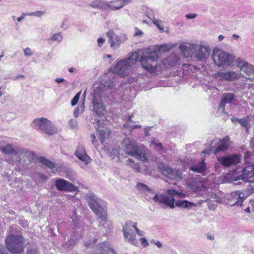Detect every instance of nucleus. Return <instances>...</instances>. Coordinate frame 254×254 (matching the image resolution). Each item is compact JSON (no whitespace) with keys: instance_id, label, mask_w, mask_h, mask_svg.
Listing matches in <instances>:
<instances>
[{"instance_id":"2f4dec72","label":"nucleus","mask_w":254,"mask_h":254,"mask_svg":"<svg viewBox=\"0 0 254 254\" xmlns=\"http://www.w3.org/2000/svg\"><path fill=\"white\" fill-rule=\"evenodd\" d=\"M106 2L103 0H94L91 2L90 5L93 8H98L103 10L104 8H106L105 6Z\"/></svg>"},{"instance_id":"58836bf2","label":"nucleus","mask_w":254,"mask_h":254,"mask_svg":"<svg viewBox=\"0 0 254 254\" xmlns=\"http://www.w3.org/2000/svg\"><path fill=\"white\" fill-rule=\"evenodd\" d=\"M98 131L99 135V138L101 143H103L106 137V132L104 129H99Z\"/></svg>"},{"instance_id":"69168bd1","label":"nucleus","mask_w":254,"mask_h":254,"mask_svg":"<svg viewBox=\"0 0 254 254\" xmlns=\"http://www.w3.org/2000/svg\"><path fill=\"white\" fill-rule=\"evenodd\" d=\"M155 244L158 248H161L162 247V244L160 241H157L155 243Z\"/></svg>"},{"instance_id":"6e6d98bb","label":"nucleus","mask_w":254,"mask_h":254,"mask_svg":"<svg viewBox=\"0 0 254 254\" xmlns=\"http://www.w3.org/2000/svg\"><path fill=\"white\" fill-rule=\"evenodd\" d=\"M55 81L57 83H61L63 82H64L65 84H67V82L64 80V79L62 78H57L55 79Z\"/></svg>"},{"instance_id":"a878e982","label":"nucleus","mask_w":254,"mask_h":254,"mask_svg":"<svg viewBox=\"0 0 254 254\" xmlns=\"http://www.w3.org/2000/svg\"><path fill=\"white\" fill-rule=\"evenodd\" d=\"M75 156L82 162L86 164L90 162L91 158L87 155L84 148L82 145H79L75 152Z\"/></svg>"},{"instance_id":"aec40b11","label":"nucleus","mask_w":254,"mask_h":254,"mask_svg":"<svg viewBox=\"0 0 254 254\" xmlns=\"http://www.w3.org/2000/svg\"><path fill=\"white\" fill-rule=\"evenodd\" d=\"M153 200L157 202L162 203L169 206L171 208L175 207V199L174 195L163 194H155L153 198Z\"/></svg>"},{"instance_id":"4468645a","label":"nucleus","mask_w":254,"mask_h":254,"mask_svg":"<svg viewBox=\"0 0 254 254\" xmlns=\"http://www.w3.org/2000/svg\"><path fill=\"white\" fill-rule=\"evenodd\" d=\"M215 79L219 80H225L233 81L240 77V74L230 69L227 70H219L214 75Z\"/></svg>"},{"instance_id":"cd10ccee","label":"nucleus","mask_w":254,"mask_h":254,"mask_svg":"<svg viewBox=\"0 0 254 254\" xmlns=\"http://www.w3.org/2000/svg\"><path fill=\"white\" fill-rule=\"evenodd\" d=\"M175 206L178 207L190 209L192 207L196 206V204L193 202L189 201L188 200H179L176 201Z\"/></svg>"},{"instance_id":"f3484780","label":"nucleus","mask_w":254,"mask_h":254,"mask_svg":"<svg viewBox=\"0 0 254 254\" xmlns=\"http://www.w3.org/2000/svg\"><path fill=\"white\" fill-rule=\"evenodd\" d=\"M55 185L57 189L60 191L74 192L78 190L77 187L64 179H58L56 180Z\"/></svg>"},{"instance_id":"4d7b16f0","label":"nucleus","mask_w":254,"mask_h":254,"mask_svg":"<svg viewBox=\"0 0 254 254\" xmlns=\"http://www.w3.org/2000/svg\"><path fill=\"white\" fill-rule=\"evenodd\" d=\"M90 136H91V140H92V143L93 144H94V145H95L96 142L97 141L95 135H94V134H91Z\"/></svg>"},{"instance_id":"a19ab883","label":"nucleus","mask_w":254,"mask_h":254,"mask_svg":"<svg viewBox=\"0 0 254 254\" xmlns=\"http://www.w3.org/2000/svg\"><path fill=\"white\" fill-rule=\"evenodd\" d=\"M44 14H45L44 11H35V12H31V13H28L27 14V15H28L29 16H35L36 17H40Z\"/></svg>"},{"instance_id":"ddd939ff","label":"nucleus","mask_w":254,"mask_h":254,"mask_svg":"<svg viewBox=\"0 0 254 254\" xmlns=\"http://www.w3.org/2000/svg\"><path fill=\"white\" fill-rule=\"evenodd\" d=\"M254 176V165L246 166L243 169L241 175L238 176L235 179V181L242 180V182H238L235 183L236 185H242L243 183H251L252 178Z\"/></svg>"},{"instance_id":"0e129e2a","label":"nucleus","mask_w":254,"mask_h":254,"mask_svg":"<svg viewBox=\"0 0 254 254\" xmlns=\"http://www.w3.org/2000/svg\"><path fill=\"white\" fill-rule=\"evenodd\" d=\"M40 178L42 180L44 181H46L48 180V177L44 174H41Z\"/></svg>"},{"instance_id":"c03bdc74","label":"nucleus","mask_w":254,"mask_h":254,"mask_svg":"<svg viewBox=\"0 0 254 254\" xmlns=\"http://www.w3.org/2000/svg\"><path fill=\"white\" fill-rule=\"evenodd\" d=\"M23 51L25 56H31L33 54L32 49L29 47L24 49Z\"/></svg>"},{"instance_id":"412c9836","label":"nucleus","mask_w":254,"mask_h":254,"mask_svg":"<svg viewBox=\"0 0 254 254\" xmlns=\"http://www.w3.org/2000/svg\"><path fill=\"white\" fill-rule=\"evenodd\" d=\"M207 167L204 160H202L191 164L189 167V171L205 176L207 174Z\"/></svg>"},{"instance_id":"6ab92c4d","label":"nucleus","mask_w":254,"mask_h":254,"mask_svg":"<svg viewBox=\"0 0 254 254\" xmlns=\"http://www.w3.org/2000/svg\"><path fill=\"white\" fill-rule=\"evenodd\" d=\"M107 36L109 39V43L110 46L114 49H118L120 47V45L126 39L125 36H119L115 34V33L111 30H110L106 33Z\"/></svg>"},{"instance_id":"603ef678","label":"nucleus","mask_w":254,"mask_h":254,"mask_svg":"<svg viewBox=\"0 0 254 254\" xmlns=\"http://www.w3.org/2000/svg\"><path fill=\"white\" fill-rule=\"evenodd\" d=\"M124 127H125V128H127L128 127L129 129H133V128H139L140 127V126H139V125H134V126H130L129 125H128L127 124H125L124 125Z\"/></svg>"},{"instance_id":"f257e3e1","label":"nucleus","mask_w":254,"mask_h":254,"mask_svg":"<svg viewBox=\"0 0 254 254\" xmlns=\"http://www.w3.org/2000/svg\"><path fill=\"white\" fill-rule=\"evenodd\" d=\"M85 198L90 208L101 220L98 226H103L105 229L110 230L112 227V224L107 219L106 202L97 198L92 192L87 193L85 195Z\"/></svg>"},{"instance_id":"393cba45","label":"nucleus","mask_w":254,"mask_h":254,"mask_svg":"<svg viewBox=\"0 0 254 254\" xmlns=\"http://www.w3.org/2000/svg\"><path fill=\"white\" fill-rule=\"evenodd\" d=\"M196 44H189L187 45L181 44L179 49L185 57H191L194 55L195 49Z\"/></svg>"},{"instance_id":"052dcab7","label":"nucleus","mask_w":254,"mask_h":254,"mask_svg":"<svg viewBox=\"0 0 254 254\" xmlns=\"http://www.w3.org/2000/svg\"><path fill=\"white\" fill-rule=\"evenodd\" d=\"M150 130V127H147L144 128V134L145 136H147L149 135V132Z\"/></svg>"},{"instance_id":"13d9d810","label":"nucleus","mask_w":254,"mask_h":254,"mask_svg":"<svg viewBox=\"0 0 254 254\" xmlns=\"http://www.w3.org/2000/svg\"><path fill=\"white\" fill-rule=\"evenodd\" d=\"M143 32L141 30L137 28H135V33L134 34L135 36H141Z\"/></svg>"},{"instance_id":"c9c22d12","label":"nucleus","mask_w":254,"mask_h":254,"mask_svg":"<svg viewBox=\"0 0 254 254\" xmlns=\"http://www.w3.org/2000/svg\"><path fill=\"white\" fill-rule=\"evenodd\" d=\"M167 194L170 195L177 196L179 198L186 197V194L183 192H179L173 189H169L167 191Z\"/></svg>"},{"instance_id":"bf43d9fd","label":"nucleus","mask_w":254,"mask_h":254,"mask_svg":"<svg viewBox=\"0 0 254 254\" xmlns=\"http://www.w3.org/2000/svg\"><path fill=\"white\" fill-rule=\"evenodd\" d=\"M79 107H76L74 111L73 112V115L74 117H77L79 115Z\"/></svg>"},{"instance_id":"9d476101","label":"nucleus","mask_w":254,"mask_h":254,"mask_svg":"<svg viewBox=\"0 0 254 254\" xmlns=\"http://www.w3.org/2000/svg\"><path fill=\"white\" fill-rule=\"evenodd\" d=\"M136 224L137 223L127 221L123 226V232L125 240L134 246H137L138 244V242L135 238L136 234L134 232Z\"/></svg>"},{"instance_id":"680f3d73","label":"nucleus","mask_w":254,"mask_h":254,"mask_svg":"<svg viewBox=\"0 0 254 254\" xmlns=\"http://www.w3.org/2000/svg\"><path fill=\"white\" fill-rule=\"evenodd\" d=\"M135 231L139 236H141L143 235V232L136 227V225H135Z\"/></svg>"},{"instance_id":"6e6552de","label":"nucleus","mask_w":254,"mask_h":254,"mask_svg":"<svg viewBox=\"0 0 254 254\" xmlns=\"http://www.w3.org/2000/svg\"><path fill=\"white\" fill-rule=\"evenodd\" d=\"M32 127L37 130H41L49 135H52L58 131L57 128L52 122L47 118H41L34 120L32 124Z\"/></svg>"},{"instance_id":"7c9ffc66","label":"nucleus","mask_w":254,"mask_h":254,"mask_svg":"<svg viewBox=\"0 0 254 254\" xmlns=\"http://www.w3.org/2000/svg\"><path fill=\"white\" fill-rule=\"evenodd\" d=\"M152 12V10H150L148 11V17L152 21L153 23L157 26V27L159 29V30L163 31V28L162 26H161V24L162 23L161 20H158L155 18L151 14V12Z\"/></svg>"},{"instance_id":"5701e85b","label":"nucleus","mask_w":254,"mask_h":254,"mask_svg":"<svg viewBox=\"0 0 254 254\" xmlns=\"http://www.w3.org/2000/svg\"><path fill=\"white\" fill-rule=\"evenodd\" d=\"M180 58L179 55L172 53L169 57L162 61V64L164 68H169L179 64Z\"/></svg>"},{"instance_id":"20e7f679","label":"nucleus","mask_w":254,"mask_h":254,"mask_svg":"<svg viewBox=\"0 0 254 254\" xmlns=\"http://www.w3.org/2000/svg\"><path fill=\"white\" fill-rule=\"evenodd\" d=\"M122 143L124 149L127 154L143 162L147 161V158L145 155V146L143 145H137L129 138L124 139Z\"/></svg>"},{"instance_id":"4c0bfd02","label":"nucleus","mask_w":254,"mask_h":254,"mask_svg":"<svg viewBox=\"0 0 254 254\" xmlns=\"http://www.w3.org/2000/svg\"><path fill=\"white\" fill-rule=\"evenodd\" d=\"M128 161L129 162V166L132 168L133 169H134L137 172H140V167L138 163H135L134 161L132 159H129L128 160Z\"/></svg>"},{"instance_id":"f704fd0d","label":"nucleus","mask_w":254,"mask_h":254,"mask_svg":"<svg viewBox=\"0 0 254 254\" xmlns=\"http://www.w3.org/2000/svg\"><path fill=\"white\" fill-rule=\"evenodd\" d=\"M136 188L137 190L143 193L151 191L147 186L141 183H138L136 186Z\"/></svg>"},{"instance_id":"5fc2aeb1","label":"nucleus","mask_w":254,"mask_h":254,"mask_svg":"<svg viewBox=\"0 0 254 254\" xmlns=\"http://www.w3.org/2000/svg\"><path fill=\"white\" fill-rule=\"evenodd\" d=\"M98 45L99 47H102L105 42V39L102 38H99L97 40Z\"/></svg>"},{"instance_id":"49530a36","label":"nucleus","mask_w":254,"mask_h":254,"mask_svg":"<svg viewBox=\"0 0 254 254\" xmlns=\"http://www.w3.org/2000/svg\"><path fill=\"white\" fill-rule=\"evenodd\" d=\"M18 224L24 228H26L28 226V222L26 220H19Z\"/></svg>"},{"instance_id":"3c124183","label":"nucleus","mask_w":254,"mask_h":254,"mask_svg":"<svg viewBox=\"0 0 254 254\" xmlns=\"http://www.w3.org/2000/svg\"><path fill=\"white\" fill-rule=\"evenodd\" d=\"M140 240L141 244L144 247H146L148 245V243L145 238H141Z\"/></svg>"},{"instance_id":"39448f33","label":"nucleus","mask_w":254,"mask_h":254,"mask_svg":"<svg viewBox=\"0 0 254 254\" xmlns=\"http://www.w3.org/2000/svg\"><path fill=\"white\" fill-rule=\"evenodd\" d=\"M158 55L157 52L151 51L143 54L140 59L142 67L147 72L152 74L160 71L162 67L158 65Z\"/></svg>"},{"instance_id":"bb28decb","label":"nucleus","mask_w":254,"mask_h":254,"mask_svg":"<svg viewBox=\"0 0 254 254\" xmlns=\"http://www.w3.org/2000/svg\"><path fill=\"white\" fill-rule=\"evenodd\" d=\"M254 123V116L248 115L245 117L240 119V125L246 129L247 132H249L250 128Z\"/></svg>"},{"instance_id":"72a5a7b5","label":"nucleus","mask_w":254,"mask_h":254,"mask_svg":"<svg viewBox=\"0 0 254 254\" xmlns=\"http://www.w3.org/2000/svg\"><path fill=\"white\" fill-rule=\"evenodd\" d=\"M63 39V38L61 33H58L55 34L53 35L52 36H51V37H50L48 39V41L49 42H54L55 41H57L58 42H60L62 41Z\"/></svg>"},{"instance_id":"a18cd8bd","label":"nucleus","mask_w":254,"mask_h":254,"mask_svg":"<svg viewBox=\"0 0 254 254\" xmlns=\"http://www.w3.org/2000/svg\"><path fill=\"white\" fill-rule=\"evenodd\" d=\"M152 143L154 144L156 148H158L161 150H164L163 145L161 142H157V141L152 140Z\"/></svg>"},{"instance_id":"9b49d317","label":"nucleus","mask_w":254,"mask_h":254,"mask_svg":"<svg viewBox=\"0 0 254 254\" xmlns=\"http://www.w3.org/2000/svg\"><path fill=\"white\" fill-rule=\"evenodd\" d=\"M229 139L228 137L221 139L216 138L213 139L211 142V145L209 150H204L202 153L204 154H209L210 152H212L214 154H216L218 153L223 151L227 149L229 147Z\"/></svg>"},{"instance_id":"1a4fd4ad","label":"nucleus","mask_w":254,"mask_h":254,"mask_svg":"<svg viewBox=\"0 0 254 254\" xmlns=\"http://www.w3.org/2000/svg\"><path fill=\"white\" fill-rule=\"evenodd\" d=\"M96 241L97 239H94L92 242L85 243V246L87 248H93V252L94 254H115L114 250L108 242L99 243L94 247L93 244L96 243Z\"/></svg>"},{"instance_id":"a211bd4d","label":"nucleus","mask_w":254,"mask_h":254,"mask_svg":"<svg viewBox=\"0 0 254 254\" xmlns=\"http://www.w3.org/2000/svg\"><path fill=\"white\" fill-rule=\"evenodd\" d=\"M241 159V155L234 154L228 156L219 157L217 158L219 163L225 167L239 163Z\"/></svg>"},{"instance_id":"ea45409f","label":"nucleus","mask_w":254,"mask_h":254,"mask_svg":"<svg viewBox=\"0 0 254 254\" xmlns=\"http://www.w3.org/2000/svg\"><path fill=\"white\" fill-rule=\"evenodd\" d=\"M80 94H81V91L78 92L73 98V99H72L71 102V104L72 106H73L77 104V103L79 100Z\"/></svg>"},{"instance_id":"b1692460","label":"nucleus","mask_w":254,"mask_h":254,"mask_svg":"<svg viewBox=\"0 0 254 254\" xmlns=\"http://www.w3.org/2000/svg\"><path fill=\"white\" fill-rule=\"evenodd\" d=\"M93 111L96 114L100 117L103 115L106 112V109L103 105V102L100 100L94 98L92 101Z\"/></svg>"},{"instance_id":"8fccbe9b","label":"nucleus","mask_w":254,"mask_h":254,"mask_svg":"<svg viewBox=\"0 0 254 254\" xmlns=\"http://www.w3.org/2000/svg\"><path fill=\"white\" fill-rule=\"evenodd\" d=\"M131 0H122L119 2L120 4H119L120 6H121V8L123 7L126 4H128L131 2Z\"/></svg>"},{"instance_id":"2eb2a0df","label":"nucleus","mask_w":254,"mask_h":254,"mask_svg":"<svg viewBox=\"0 0 254 254\" xmlns=\"http://www.w3.org/2000/svg\"><path fill=\"white\" fill-rule=\"evenodd\" d=\"M195 49L194 57L197 61H205L209 57L210 53V48L202 44H196Z\"/></svg>"},{"instance_id":"37998d69","label":"nucleus","mask_w":254,"mask_h":254,"mask_svg":"<svg viewBox=\"0 0 254 254\" xmlns=\"http://www.w3.org/2000/svg\"><path fill=\"white\" fill-rule=\"evenodd\" d=\"M66 178L72 181V182H74L76 180V175L74 173H72L71 174H70L69 173H67V174H66Z\"/></svg>"},{"instance_id":"7ed1b4c3","label":"nucleus","mask_w":254,"mask_h":254,"mask_svg":"<svg viewBox=\"0 0 254 254\" xmlns=\"http://www.w3.org/2000/svg\"><path fill=\"white\" fill-rule=\"evenodd\" d=\"M2 150L5 154H13L18 156L16 161L25 167L31 163L36 157V154L26 149L13 148L11 144H7L2 147Z\"/></svg>"},{"instance_id":"473e14b6","label":"nucleus","mask_w":254,"mask_h":254,"mask_svg":"<svg viewBox=\"0 0 254 254\" xmlns=\"http://www.w3.org/2000/svg\"><path fill=\"white\" fill-rule=\"evenodd\" d=\"M77 241V238L71 237L66 243L63 245V246L66 250L70 249L76 244Z\"/></svg>"},{"instance_id":"79ce46f5","label":"nucleus","mask_w":254,"mask_h":254,"mask_svg":"<svg viewBox=\"0 0 254 254\" xmlns=\"http://www.w3.org/2000/svg\"><path fill=\"white\" fill-rule=\"evenodd\" d=\"M160 50L166 52L168 51L171 49V46L167 44H164L160 46Z\"/></svg>"},{"instance_id":"f8f14e48","label":"nucleus","mask_w":254,"mask_h":254,"mask_svg":"<svg viewBox=\"0 0 254 254\" xmlns=\"http://www.w3.org/2000/svg\"><path fill=\"white\" fill-rule=\"evenodd\" d=\"M159 169L163 175L171 180L178 181L182 179V172L179 169L170 168L164 164H160Z\"/></svg>"},{"instance_id":"0eeeda50","label":"nucleus","mask_w":254,"mask_h":254,"mask_svg":"<svg viewBox=\"0 0 254 254\" xmlns=\"http://www.w3.org/2000/svg\"><path fill=\"white\" fill-rule=\"evenodd\" d=\"M212 59L215 64L219 67L230 66L235 58L233 55L219 49H214L212 53Z\"/></svg>"},{"instance_id":"c85d7f7f","label":"nucleus","mask_w":254,"mask_h":254,"mask_svg":"<svg viewBox=\"0 0 254 254\" xmlns=\"http://www.w3.org/2000/svg\"><path fill=\"white\" fill-rule=\"evenodd\" d=\"M188 185L191 189L196 191L201 190V188L203 186L201 182H197L194 179L189 181Z\"/></svg>"},{"instance_id":"423d86ee","label":"nucleus","mask_w":254,"mask_h":254,"mask_svg":"<svg viewBox=\"0 0 254 254\" xmlns=\"http://www.w3.org/2000/svg\"><path fill=\"white\" fill-rule=\"evenodd\" d=\"M6 249L12 254L22 253L25 246V241L23 237L19 235H9L5 239Z\"/></svg>"},{"instance_id":"de8ad7c7","label":"nucleus","mask_w":254,"mask_h":254,"mask_svg":"<svg viewBox=\"0 0 254 254\" xmlns=\"http://www.w3.org/2000/svg\"><path fill=\"white\" fill-rule=\"evenodd\" d=\"M69 125L71 127L75 128L77 127V122L75 120L71 119L69 122Z\"/></svg>"},{"instance_id":"c756f323","label":"nucleus","mask_w":254,"mask_h":254,"mask_svg":"<svg viewBox=\"0 0 254 254\" xmlns=\"http://www.w3.org/2000/svg\"><path fill=\"white\" fill-rule=\"evenodd\" d=\"M38 160L42 164L46 166L47 167L51 169L52 171H54V170L55 168V164L53 162L44 157H39L38 158Z\"/></svg>"},{"instance_id":"4be33fe9","label":"nucleus","mask_w":254,"mask_h":254,"mask_svg":"<svg viewBox=\"0 0 254 254\" xmlns=\"http://www.w3.org/2000/svg\"><path fill=\"white\" fill-rule=\"evenodd\" d=\"M235 95L233 93H224L222 94L218 111L224 113L226 104H231L234 100Z\"/></svg>"},{"instance_id":"338daca9","label":"nucleus","mask_w":254,"mask_h":254,"mask_svg":"<svg viewBox=\"0 0 254 254\" xmlns=\"http://www.w3.org/2000/svg\"><path fill=\"white\" fill-rule=\"evenodd\" d=\"M19 78H24V76L22 74H19L18 75H17L14 78V79H19Z\"/></svg>"},{"instance_id":"f03ea898","label":"nucleus","mask_w":254,"mask_h":254,"mask_svg":"<svg viewBox=\"0 0 254 254\" xmlns=\"http://www.w3.org/2000/svg\"><path fill=\"white\" fill-rule=\"evenodd\" d=\"M140 55L137 52H132L128 55L127 58L118 61L112 68V71L122 77H124L129 74L132 66L138 61Z\"/></svg>"},{"instance_id":"774afa93","label":"nucleus","mask_w":254,"mask_h":254,"mask_svg":"<svg viewBox=\"0 0 254 254\" xmlns=\"http://www.w3.org/2000/svg\"><path fill=\"white\" fill-rule=\"evenodd\" d=\"M68 71L69 72H73L75 71V68L74 67H70L68 68Z\"/></svg>"},{"instance_id":"dca6fc26","label":"nucleus","mask_w":254,"mask_h":254,"mask_svg":"<svg viewBox=\"0 0 254 254\" xmlns=\"http://www.w3.org/2000/svg\"><path fill=\"white\" fill-rule=\"evenodd\" d=\"M236 62L238 67L240 68L241 71L249 76L253 75L252 77L247 78L246 81H247L248 80L254 81V66L241 58L237 59Z\"/></svg>"},{"instance_id":"864d4df0","label":"nucleus","mask_w":254,"mask_h":254,"mask_svg":"<svg viewBox=\"0 0 254 254\" xmlns=\"http://www.w3.org/2000/svg\"><path fill=\"white\" fill-rule=\"evenodd\" d=\"M197 14L196 13H188L186 15L187 19H193L196 17Z\"/></svg>"},{"instance_id":"e2e57ef3","label":"nucleus","mask_w":254,"mask_h":254,"mask_svg":"<svg viewBox=\"0 0 254 254\" xmlns=\"http://www.w3.org/2000/svg\"><path fill=\"white\" fill-rule=\"evenodd\" d=\"M231 120L232 123L238 122L240 124V119H238L237 118L233 117L231 119Z\"/></svg>"},{"instance_id":"e433bc0d","label":"nucleus","mask_w":254,"mask_h":254,"mask_svg":"<svg viewBox=\"0 0 254 254\" xmlns=\"http://www.w3.org/2000/svg\"><path fill=\"white\" fill-rule=\"evenodd\" d=\"M113 1H110V2H106V3L105 4V6L106 7V8H104L103 10H119L121 8V6H120L119 5L117 6H113L112 5V3H113Z\"/></svg>"},{"instance_id":"09e8293b","label":"nucleus","mask_w":254,"mask_h":254,"mask_svg":"<svg viewBox=\"0 0 254 254\" xmlns=\"http://www.w3.org/2000/svg\"><path fill=\"white\" fill-rule=\"evenodd\" d=\"M26 254H38V251L36 249H30L27 250Z\"/></svg>"}]
</instances>
